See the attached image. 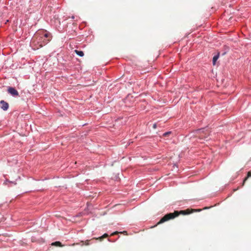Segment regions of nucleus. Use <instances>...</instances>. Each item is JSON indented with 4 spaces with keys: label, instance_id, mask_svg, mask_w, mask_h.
<instances>
[{
    "label": "nucleus",
    "instance_id": "obj_1",
    "mask_svg": "<svg viewBox=\"0 0 251 251\" xmlns=\"http://www.w3.org/2000/svg\"><path fill=\"white\" fill-rule=\"evenodd\" d=\"M50 40L49 33L41 30L37 32L32 39V44L35 49H38L47 44Z\"/></svg>",
    "mask_w": 251,
    "mask_h": 251
},
{
    "label": "nucleus",
    "instance_id": "obj_2",
    "mask_svg": "<svg viewBox=\"0 0 251 251\" xmlns=\"http://www.w3.org/2000/svg\"><path fill=\"white\" fill-rule=\"evenodd\" d=\"M201 209H187L184 210H180L178 211H175L173 213H170L166 215H165L164 217H163L160 221L157 223V225L162 224L165 222L168 221L170 220H172L174 219L175 218L178 216L180 214L182 215H187L191 213L196 211H201Z\"/></svg>",
    "mask_w": 251,
    "mask_h": 251
},
{
    "label": "nucleus",
    "instance_id": "obj_3",
    "mask_svg": "<svg viewBox=\"0 0 251 251\" xmlns=\"http://www.w3.org/2000/svg\"><path fill=\"white\" fill-rule=\"evenodd\" d=\"M209 135V130L207 129H199L193 132V136L195 138H198L200 140L205 139L207 140Z\"/></svg>",
    "mask_w": 251,
    "mask_h": 251
},
{
    "label": "nucleus",
    "instance_id": "obj_4",
    "mask_svg": "<svg viewBox=\"0 0 251 251\" xmlns=\"http://www.w3.org/2000/svg\"><path fill=\"white\" fill-rule=\"evenodd\" d=\"M107 237H108V235L107 233H104L102 236L99 237L98 238L94 237V238H93L92 239H91V240H87L85 241H81V243H82L81 246H82L83 245H85V246L89 245L90 244V242L93 240H97L101 241L103 238H106Z\"/></svg>",
    "mask_w": 251,
    "mask_h": 251
},
{
    "label": "nucleus",
    "instance_id": "obj_5",
    "mask_svg": "<svg viewBox=\"0 0 251 251\" xmlns=\"http://www.w3.org/2000/svg\"><path fill=\"white\" fill-rule=\"evenodd\" d=\"M7 91L13 96L17 97L19 96L18 92L14 88L9 87Z\"/></svg>",
    "mask_w": 251,
    "mask_h": 251
},
{
    "label": "nucleus",
    "instance_id": "obj_6",
    "mask_svg": "<svg viewBox=\"0 0 251 251\" xmlns=\"http://www.w3.org/2000/svg\"><path fill=\"white\" fill-rule=\"evenodd\" d=\"M0 106L1 108L4 111L7 110L9 107V104L7 102L4 100H1L0 101Z\"/></svg>",
    "mask_w": 251,
    "mask_h": 251
},
{
    "label": "nucleus",
    "instance_id": "obj_7",
    "mask_svg": "<svg viewBox=\"0 0 251 251\" xmlns=\"http://www.w3.org/2000/svg\"><path fill=\"white\" fill-rule=\"evenodd\" d=\"M51 245L54 246H58L60 247H62L64 246V245H62V243L59 241H56L55 242H53L51 244Z\"/></svg>",
    "mask_w": 251,
    "mask_h": 251
},
{
    "label": "nucleus",
    "instance_id": "obj_8",
    "mask_svg": "<svg viewBox=\"0 0 251 251\" xmlns=\"http://www.w3.org/2000/svg\"><path fill=\"white\" fill-rule=\"evenodd\" d=\"M119 233L124 234V235H127V232L126 231H124L123 232H118V231H115L111 234V236H113L114 235L118 234Z\"/></svg>",
    "mask_w": 251,
    "mask_h": 251
},
{
    "label": "nucleus",
    "instance_id": "obj_9",
    "mask_svg": "<svg viewBox=\"0 0 251 251\" xmlns=\"http://www.w3.org/2000/svg\"><path fill=\"white\" fill-rule=\"evenodd\" d=\"M75 53L78 55V56H81V57H82L84 56V53L82 51H80V50H75L74 51Z\"/></svg>",
    "mask_w": 251,
    "mask_h": 251
},
{
    "label": "nucleus",
    "instance_id": "obj_10",
    "mask_svg": "<svg viewBox=\"0 0 251 251\" xmlns=\"http://www.w3.org/2000/svg\"><path fill=\"white\" fill-rule=\"evenodd\" d=\"M219 58V55H215L213 58V65H215L216 62Z\"/></svg>",
    "mask_w": 251,
    "mask_h": 251
},
{
    "label": "nucleus",
    "instance_id": "obj_11",
    "mask_svg": "<svg viewBox=\"0 0 251 251\" xmlns=\"http://www.w3.org/2000/svg\"><path fill=\"white\" fill-rule=\"evenodd\" d=\"M250 176H251V171L248 172L247 176L244 179L243 181V185H244L245 181L248 179V178Z\"/></svg>",
    "mask_w": 251,
    "mask_h": 251
},
{
    "label": "nucleus",
    "instance_id": "obj_12",
    "mask_svg": "<svg viewBox=\"0 0 251 251\" xmlns=\"http://www.w3.org/2000/svg\"><path fill=\"white\" fill-rule=\"evenodd\" d=\"M171 133V132L169 131V132H165L163 134V136L164 137H167V136H168L169 134H170Z\"/></svg>",
    "mask_w": 251,
    "mask_h": 251
},
{
    "label": "nucleus",
    "instance_id": "obj_13",
    "mask_svg": "<svg viewBox=\"0 0 251 251\" xmlns=\"http://www.w3.org/2000/svg\"><path fill=\"white\" fill-rule=\"evenodd\" d=\"M156 126H157L156 124H154L153 125V128L155 129L156 128Z\"/></svg>",
    "mask_w": 251,
    "mask_h": 251
},
{
    "label": "nucleus",
    "instance_id": "obj_14",
    "mask_svg": "<svg viewBox=\"0 0 251 251\" xmlns=\"http://www.w3.org/2000/svg\"><path fill=\"white\" fill-rule=\"evenodd\" d=\"M72 19H74L75 18V16H72L71 17Z\"/></svg>",
    "mask_w": 251,
    "mask_h": 251
},
{
    "label": "nucleus",
    "instance_id": "obj_15",
    "mask_svg": "<svg viewBox=\"0 0 251 251\" xmlns=\"http://www.w3.org/2000/svg\"><path fill=\"white\" fill-rule=\"evenodd\" d=\"M75 244H73L72 245V246H75Z\"/></svg>",
    "mask_w": 251,
    "mask_h": 251
}]
</instances>
